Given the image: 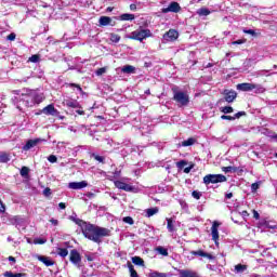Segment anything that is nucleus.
<instances>
[{
    "instance_id": "obj_47",
    "label": "nucleus",
    "mask_w": 277,
    "mask_h": 277,
    "mask_svg": "<svg viewBox=\"0 0 277 277\" xmlns=\"http://www.w3.org/2000/svg\"><path fill=\"white\" fill-rule=\"evenodd\" d=\"M223 172H237V169L234 167H223Z\"/></svg>"
},
{
    "instance_id": "obj_22",
    "label": "nucleus",
    "mask_w": 277,
    "mask_h": 277,
    "mask_svg": "<svg viewBox=\"0 0 277 277\" xmlns=\"http://www.w3.org/2000/svg\"><path fill=\"white\" fill-rule=\"evenodd\" d=\"M265 90L263 84L253 83L252 91H254V94H264Z\"/></svg>"
},
{
    "instance_id": "obj_18",
    "label": "nucleus",
    "mask_w": 277,
    "mask_h": 277,
    "mask_svg": "<svg viewBox=\"0 0 277 277\" xmlns=\"http://www.w3.org/2000/svg\"><path fill=\"white\" fill-rule=\"evenodd\" d=\"M190 254H193V256H203L205 259L213 261V256L211 255V253L205 252L202 250L192 251Z\"/></svg>"
},
{
    "instance_id": "obj_42",
    "label": "nucleus",
    "mask_w": 277,
    "mask_h": 277,
    "mask_svg": "<svg viewBox=\"0 0 277 277\" xmlns=\"http://www.w3.org/2000/svg\"><path fill=\"white\" fill-rule=\"evenodd\" d=\"M192 196H193V198H195V200H200V198H202V194L198 190H194L192 193Z\"/></svg>"
},
{
    "instance_id": "obj_35",
    "label": "nucleus",
    "mask_w": 277,
    "mask_h": 277,
    "mask_svg": "<svg viewBox=\"0 0 277 277\" xmlns=\"http://www.w3.org/2000/svg\"><path fill=\"white\" fill-rule=\"evenodd\" d=\"M57 254H58V256H62L63 259H66V256H68V249L58 248Z\"/></svg>"
},
{
    "instance_id": "obj_48",
    "label": "nucleus",
    "mask_w": 277,
    "mask_h": 277,
    "mask_svg": "<svg viewBox=\"0 0 277 277\" xmlns=\"http://www.w3.org/2000/svg\"><path fill=\"white\" fill-rule=\"evenodd\" d=\"M186 164H187V161H185V160H181V161L176 162V166L180 169L185 168Z\"/></svg>"
},
{
    "instance_id": "obj_26",
    "label": "nucleus",
    "mask_w": 277,
    "mask_h": 277,
    "mask_svg": "<svg viewBox=\"0 0 277 277\" xmlns=\"http://www.w3.org/2000/svg\"><path fill=\"white\" fill-rule=\"evenodd\" d=\"M194 144H196V138L189 137L188 140L183 141L180 146L187 147V146H194Z\"/></svg>"
},
{
    "instance_id": "obj_13",
    "label": "nucleus",
    "mask_w": 277,
    "mask_h": 277,
    "mask_svg": "<svg viewBox=\"0 0 277 277\" xmlns=\"http://www.w3.org/2000/svg\"><path fill=\"white\" fill-rule=\"evenodd\" d=\"M63 105L65 107H70L71 109H79L80 104L77 100H72V98H65L63 100Z\"/></svg>"
},
{
    "instance_id": "obj_57",
    "label": "nucleus",
    "mask_w": 277,
    "mask_h": 277,
    "mask_svg": "<svg viewBox=\"0 0 277 277\" xmlns=\"http://www.w3.org/2000/svg\"><path fill=\"white\" fill-rule=\"evenodd\" d=\"M253 217H254V220H259V217H261V215L255 210H253Z\"/></svg>"
},
{
    "instance_id": "obj_20",
    "label": "nucleus",
    "mask_w": 277,
    "mask_h": 277,
    "mask_svg": "<svg viewBox=\"0 0 277 277\" xmlns=\"http://www.w3.org/2000/svg\"><path fill=\"white\" fill-rule=\"evenodd\" d=\"M24 223H25V219L19 216H14L11 220V224H13V226H15L16 228H21V226H23Z\"/></svg>"
},
{
    "instance_id": "obj_46",
    "label": "nucleus",
    "mask_w": 277,
    "mask_h": 277,
    "mask_svg": "<svg viewBox=\"0 0 277 277\" xmlns=\"http://www.w3.org/2000/svg\"><path fill=\"white\" fill-rule=\"evenodd\" d=\"M48 161H50V163H57V156L55 155H50L48 157Z\"/></svg>"
},
{
    "instance_id": "obj_49",
    "label": "nucleus",
    "mask_w": 277,
    "mask_h": 277,
    "mask_svg": "<svg viewBox=\"0 0 277 277\" xmlns=\"http://www.w3.org/2000/svg\"><path fill=\"white\" fill-rule=\"evenodd\" d=\"M241 116H246V111H238L237 114H235L234 120H237L238 118H240Z\"/></svg>"
},
{
    "instance_id": "obj_39",
    "label": "nucleus",
    "mask_w": 277,
    "mask_h": 277,
    "mask_svg": "<svg viewBox=\"0 0 277 277\" xmlns=\"http://www.w3.org/2000/svg\"><path fill=\"white\" fill-rule=\"evenodd\" d=\"M222 114H233L234 109L232 106H225L221 108Z\"/></svg>"
},
{
    "instance_id": "obj_14",
    "label": "nucleus",
    "mask_w": 277,
    "mask_h": 277,
    "mask_svg": "<svg viewBox=\"0 0 277 277\" xmlns=\"http://www.w3.org/2000/svg\"><path fill=\"white\" fill-rule=\"evenodd\" d=\"M41 114H44L45 116H57V109H55L53 104H50L41 110Z\"/></svg>"
},
{
    "instance_id": "obj_31",
    "label": "nucleus",
    "mask_w": 277,
    "mask_h": 277,
    "mask_svg": "<svg viewBox=\"0 0 277 277\" xmlns=\"http://www.w3.org/2000/svg\"><path fill=\"white\" fill-rule=\"evenodd\" d=\"M197 14L199 16H209V14H211V11H209V9L207 8H201L197 11Z\"/></svg>"
},
{
    "instance_id": "obj_36",
    "label": "nucleus",
    "mask_w": 277,
    "mask_h": 277,
    "mask_svg": "<svg viewBox=\"0 0 277 277\" xmlns=\"http://www.w3.org/2000/svg\"><path fill=\"white\" fill-rule=\"evenodd\" d=\"M91 157H93V159H95V161H98V163H105V157H103V156H98L96 154H91Z\"/></svg>"
},
{
    "instance_id": "obj_12",
    "label": "nucleus",
    "mask_w": 277,
    "mask_h": 277,
    "mask_svg": "<svg viewBox=\"0 0 277 277\" xmlns=\"http://www.w3.org/2000/svg\"><path fill=\"white\" fill-rule=\"evenodd\" d=\"M36 260L43 263V265H45V267H51V266L55 265V262L51 258L45 256V255H38L37 254Z\"/></svg>"
},
{
    "instance_id": "obj_56",
    "label": "nucleus",
    "mask_w": 277,
    "mask_h": 277,
    "mask_svg": "<svg viewBox=\"0 0 277 277\" xmlns=\"http://www.w3.org/2000/svg\"><path fill=\"white\" fill-rule=\"evenodd\" d=\"M50 222L53 224V226H57V224H60V222L55 219H51Z\"/></svg>"
},
{
    "instance_id": "obj_27",
    "label": "nucleus",
    "mask_w": 277,
    "mask_h": 277,
    "mask_svg": "<svg viewBox=\"0 0 277 277\" xmlns=\"http://www.w3.org/2000/svg\"><path fill=\"white\" fill-rule=\"evenodd\" d=\"M5 277H27V274L25 273H12V272H5L4 273Z\"/></svg>"
},
{
    "instance_id": "obj_1",
    "label": "nucleus",
    "mask_w": 277,
    "mask_h": 277,
    "mask_svg": "<svg viewBox=\"0 0 277 277\" xmlns=\"http://www.w3.org/2000/svg\"><path fill=\"white\" fill-rule=\"evenodd\" d=\"M76 224L80 226L82 235L85 237V239L94 241V243H102L103 237L111 236V230L106 227H101L98 225L84 222L82 220H78Z\"/></svg>"
},
{
    "instance_id": "obj_44",
    "label": "nucleus",
    "mask_w": 277,
    "mask_h": 277,
    "mask_svg": "<svg viewBox=\"0 0 277 277\" xmlns=\"http://www.w3.org/2000/svg\"><path fill=\"white\" fill-rule=\"evenodd\" d=\"M123 222L126 224H130V226H133V224H134L133 217H131V216L123 217Z\"/></svg>"
},
{
    "instance_id": "obj_43",
    "label": "nucleus",
    "mask_w": 277,
    "mask_h": 277,
    "mask_svg": "<svg viewBox=\"0 0 277 277\" xmlns=\"http://www.w3.org/2000/svg\"><path fill=\"white\" fill-rule=\"evenodd\" d=\"M150 277H168V274L154 272V273H151Z\"/></svg>"
},
{
    "instance_id": "obj_11",
    "label": "nucleus",
    "mask_w": 277,
    "mask_h": 277,
    "mask_svg": "<svg viewBox=\"0 0 277 277\" xmlns=\"http://www.w3.org/2000/svg\"><path fill=\"white\" fill-rule=\"evenodd\" d=\"M40 142H44V140L42 138L28 140L26 144L23 146V150H31V148H35V146H38Z\"/></svg>"
},
{
    "instance_id": "obj_23",
    "label": "nucleus",
    "mask_w": 277,
    "mask_h": 277,
    "mask_svg": "<svg viewBox=\"0 0 277 277\" xmlns=\"http://www.w3.org/2000/svg\"><path fill=\"white\" fill-rule=\"evenodd\" d=\"M145 213H146V217H153V215H157V213H159V208L157 207L149 208L145 210Z\"/></svg>"
},
{
    "instance_id": "obj_61",
    "label": "nucleus",
    "mask_w": 277,
    "mask_h": 277,
    "mask_svg": "<svg viewBox=\"0 0 277 277\" xmlns=\"http://www.w3.org/2000/svg\"><path fill=\"white\" fill-rule=\"evenodd\" d=\"M232 44H243V40L233 41Z\"/></svg>"
},
{
    "instance_id": "obj_45",
    "label": "nucleus",
    "mask_w": 277,
    "mask_h": 277,
    "mask_svg": "<svg viewBox=\"0 0 277 277\" xmlns=\"http://www.w3.org/2000/svg\"><path fill=\"white\" fill-rule=\"evenodd\" d=\"M106 72H107V68L102 67L96 70L95 75H97V77H101V75H105Z\"/></svg>"
},
{
    "instance_id": "obj_5",
    "label": "nucleus",
    "mask_w": 277,
    "mask_h": 277,
    "mask_svg": "<svg viewBox=\"0 0 277 277\" xmlns=\"http://www.w3.org/2000/svg\"><path fill=\"white\" fill-rule=\"evenodd\" d=\"M223 96H224V101L226 103H234L235 102V98H237V91L235 90H228V89H225L223 92H222Z\"/></svg>"
},
{
    "instance_id": "obj_15",
    "label": "nucleus",
    "mask_w": 277,
    "mask_h": 277,
    "mask_svg": "<svg viewBox=\"0 0 277 277\" xmlns=\"http://www.w3.org/2000/svg\"><path fill=\"white\" fill-rule=\"evenodd\" d=\"M115 186L117 187V189H122L123 192H133V186L122 181H116Z\"/></svg>"
},
{
    "instance_id": "obj_30",
    "label": "nucleus",
    "mask_w": 277,
    "mask_h": 277,
    "mask_svg": "<svg viewBox=\"0 0 277 277\" xmlns=\"http://www.w3.org/2000/svg\"><path fill=\"white\" fill-rule=\"evenodd\" d=\"M121 21H135V15L130 13H124L120 16Z\"/></svg>"
},
{
    "instance_id": "obj_63",
    "label": "nucleus",
    "mask_w": 277,
    "mask_h": 277,
    "mask_svg": "<svg viewBox=\"0 0 277 277\" xmlns=\"http://www.w3.org/2000/svg\"><path fill=\"white\" fill-rule=\"evenodd\" d=\"M9 261H11V263H16V258H14V256H9Z\"/></svg>"
},
{
    "instance_id": "obj_4",
    "label": "nucleus",
    "mask_w": 277,
    "mask_h": 277,
    "mask_svg": "<svg viewBox=\"0 0 277 277\" xmlns=\"http://www.w3.org/2000/svg\"><path fill=\"white\" fill-rule=\"evenodd\" d=\"M205 185H211L215 183H226V176L223 174H208L203 177Z\"/></svg>"
},
{
    "instance_id": "obj_37",
    "label": "nucleus",
    "mask_w": 277,
    "mask_h": 277,
    "mask_svg": "<svg viewBox=\"0 0 277 277\" xmlns=\"http://www.w3.org/2000/svg\"><path fill=\"white\" fill-rule=\"evenodd\" d=\"M261 187V182H255L251 185L252 194H256L258 189Z\"/></svg>"
},
{
    "instance_id": "obj_6",
    "label": "nucleus",
    "mask_w": 277,
    "mask_h": 277,
    "mask_svg": "<svg viewBox=\"0 0 277 277\" xmlns=\"http://www.w3.org/2000/svg\"><path fill=\"white\" fill-rule=\"evenodd\" d=\"M169 12L177 14V12H181V4L179 2H171L168 8L161 9V14H168Z\"/></svg>"
},
{
    "instance_id": "obj_64",
    "label": "nucleus",
    "mask_w": 277,
    "mask_h": 277,
    "mask_svg": "<svg viewBox=\"0 0 277 277\" xmlns=\"http://www.w3.org/2000/svg\"><path fill=\"white\" fill-rule=\"evenodd\" d=\"M87 260L88 261H94V258H92V255H87Z\"/></svg>"
},
{
    "instance_id": "obj_54",
    "label": "nucleus",
    "mask_w": 277,
    "mask_h": 277,
    "mask_svg": "<svg viewBox=\"0 0 277 277\" xmlns=\"http://www.w3.org/2000/svg\"><path fill=\"white\" fill-rule=\"evenodd\" d=\"M0 212L5 213V206L3 205V201L0 199Z\"/></svg>"
},
{
    "instance_id": "obj_32",
    "label": "nucleus",
    "mask_w": 277,
    "mask_h": 277,
    "mask_svg": "<svg viewBox=\"0 0 277 277\" xmlns=\"http://www.w3.org/2000/svg\"><path fill=\"white\" fill-rule=\"evenodd\" d=\"M132 263H134V265H140L141 267H143L144 260L140 256H133L132 258Z\"/></svg>"
},
{
    "instance_id": "obj_52",
    "label": "nucleus",
    "mask_w": 277,
    "mask_h": 277,
    "mask_svg": "<svg viewBox=\"0 0 277 277\" xmlns=\"http://www.w3.org/2000/svg\"><path fill=\"white\" fill-rule=\"evenodd\" d=\"M43 196H47V197L51 196V188L49 187L44 188Z\"/></svg>"
},
{
    "instance_id": "obj_62",
    "label": "nucleus",
    "mask_w": 277,
    "mask_h": 277,
    "mask_svg": "<svg viewBox=\"0 0 277 277\" xmlns=\"http://www.w3.org/2000/svg\"><path fill=\"white\" fill-rule=\"evenodd\" d=\"M58 207H60V209H66V203L60 202V203H58Z\"/></svg>"
},
{
    "instance_id": "obj_51",
    "label": "nucleus",
    "mask_w": 277,
    "mask_h": 277,
    "mask_svg": "<svg viewBox=\"0 0 277 277\" xmlns=\"http://www.w3.org/2000/svg\"><path fill=\"white\" fill-rule=\"evenodd\" d=\"M221 120H235V117L228 116V115H223V116H221Z\"/></svg>"
},
{
    "instance_id": "obj_53",
    "label": "nucleus",
    "mask_w": 277,
    "mask_h": 277,
    "mask_svg": "<svg viewBox=\"0 0 277 277\" xmlns=\"http://www.w3.org/2000/svg\"><path fill=\"white\" fill-rule=\"evenodd\" d=\"M69 85H70V88H77V90H78L79 92H83V89H81V87H80L79 84L71 83V84H69Z\"/></svg>"
},
{
    "instance_id": "obj_38",
    "label": "nucleus",
    "mask_w": 277,
    "mask_h": 277,
    "mask_svg": "<svg viewBox=\"0 0 277 277\" xmlns=\"http://www.w3.org/2000/svg\"><path fill=\"white\" fill-rule=\"evenodd\" d=\"M28 62H31L32 64H38V62H40V55L34 54L29 57Z\"/></svg>"
},
{
    "instance_id": "obj_24",
    "label": "nucleus",
    "mask_w": 277,
    "mask_h": 277,
    "mask_svg": "<svg viewBox=\"0 0 277 277\" xmlns=\"http://www.w3.org/2000/svg\"><path fill=\"white\" fill-rule=\"evenodd\" d=\"M121 71L126 75H133V72H135V68L133 67V65H126L122 67Z\"/></svg>"
},
{
    "instance_id": "obj_21",
    "label": "nucleus",
    "mask_w": 277,
    "mask_h": 277,
    "mask_svg": "<svg viewBox=\"0 0 277 277\" xmlns=\"http://www.w3.org/2000/svg\"><path fill=\"white\" fill-rule=\"evenodd\" d=\"M98 24L101 27H107V25L111 24V17L109 16H101L98 19Z\"/></svg>"
},
{
    "instance_id": "obj_10",
    "label": "nucleus",
    "mask_w": 277,
    "mask_h": 277,
    "mask_svg": "<svg viewBox=\"0 0 277 277\" xmlns=\"http://www.w3.org/2000/svg\"><path fill=\"white\" fill-rule=\"evenodd\" d=\"M177 38H179V31L174 29H170L163 35V40H166V42H174V40H176Z\"/></svg>"
},
{
    "instance_id": "obj_41",
    "label": "nucleus",
    "mask_w": 277,
    "mask_h": 277,
    "mask_svg": "<svg viewBox=\"0 0 277 277\" xmlns=\"http://www.w3.org/2000/svg\"><path fill=\"white\" fill-rule=\"evenodd\" d=\"M21 176H24V177H26V176H29V168H27V167H23L22 169H21Z\"/></svg>"
},
{
    "instance_id": "obj_3",
    "label": "nucleus",
    "mask_w": 277,
    "mask_h": 277,
    "mask_svg": "<svg viewBox=\"0 0 277 277\" xmlns=\"http://www.w3.org/2000/svg\"><path fill=\"white\" fill-rule=\"evenodd\" d=\"M151 37H153V32L150 31V29H144V28L136 29L128 36L130 40H138V42H142L143 40H146V38H151Z\"/></svg>"
},
{
    "instance_id": "obj_28",
    "label": "nucleus",
    "mask_w": 277,
    "mask_h": 277,
    "mask_svg": "<svg viewBox=\"0 0 277 277\" xmlns=\"http://www.w3.org/2000/svg\"><path fill=\"white\" fill-rule=\"evenodd\" d=\"M120 35H117V34H114V32H111L110 35H109V40H110V42H114L115 44H118V42H120Z\"/></svg>"
},
{
    "instance_id": "obj_50",
    "label": "nucleus",
    "mask_w": 277,
    "mask_h": 277,
    "mask_svg": "<svg viewBox=\"0 0 277 277\" xmlns=\"http://www.w3.org/2000/svg\"><path fill=\"white\" fill-rule=\"evenodd\" d=\"M6 40H10L11 42L16 40V34L14 32H11L8 37H6Z\"/></svg>"
},
{
    "instance_id": "obj_33",
    "label": "nucleus",
    "mask_w": 277,
    "mask_h": 277,
    "mask_svg": "<svg viewBox=\"0 0 277 277\" xmlns=\"http://www.w3.org/2000/svg\"><path fill=\"white\" fill-rule=\"evenodd\" d=\"M156 252H158V254H161V256H168V249H166L164 247H157Z\"/></svg>"
},
{
    "instance_id": "obj_60",
    "label": "nucleus",
    "mask_w": 277,
    "mask_h": 277,
    "mask_svg": "<svg viewBox=\"0 0 277 277\" xmlns=\"http://www.w3.org/2000/svg\"><path fill=\"white\" fill-rule=\"evenodd\" d=\"M225 198H226L227 200H230V198H233V193H227V194L225 195Z\"/></svg>"
},
{
    "instance_id": "obj_59",
    "label": "nucleus",
    "mask_w": 277,
    "mask_h": 277,
    "mask_svg": "<svg viewBox=\"0 0 277 277\" xmlns=\"http://www.w3.org/2000/svg\"><path fill=\"white\" fill-rule=\"evenodd\" d=\"M130 10L132 12H135V10H137V5L136 4H130Z\"/></svg>"
},
{
    "instance_id": "obj_7",
    "label": "nucleus",
    "mask_w": 277,
    "mask_h": 277,
    "mask_svg": "<svg viewBox=\"0 0 277 277\" xmlns=\"http://www.w3.org/2000/svg\"><path fill=\"white\" fill-rule=\"evenodd\" d=\"M28 98L32 101V105H40L44 101V94L32 91L29 93Z\"/></svg>"
},
{
    "instance_id": "obj_34",
    "label": "nucleus",
    "mask_w": 277,
    "mask_h": 277,
    "mask_svg": "<svg viewBox=\"0 0 277 277\" xmlns=\"http://www.w3.org/2000/svg\"><path fill=\"white\" fill-rule=\"evenodd\" d=\"M167 228L169 233H174V221L172 219H167Z\"/></svg>"
},
{
    "instance_id": "obj_55",
    "label": "nucleus",
    "mask_w": 277,
    "mask_h": 277,
    "mask_svg": "<svg viewBox=\"0 0 277 277\" xmlns=\"http://www.w3.org/2000/svg\"><path fill=\"white\" fill-rule=\"evenodd\" d=\"M35 243H40V245L47 243V239H37L35 240Z\"/></svg>"
},
{
    "instance_id": "obj_16",
    "label": "nucleus",
    "mask_w": 277,
    "mask_h": 277,
    "mask_svg": "<svg viewBox=\"0 0 277 277\" xmlns=\"http://www.w3.org/2000/svg\"><path fill=\"white\" fill-rule=\"evenodd\" d=\"M69 189H83L88 187V182L82 181V182H70L68 184Z\"/></svg>"
},
{
    "instance_id": "obj_2",
    "label": "nucleus",
    "mask_w": 277,
    "mask_h": 277,
    "mask_svg": "<svg viewBox=\"0 0 277 277\" xmlns=\"http://www.w3.org/2000/svg\"><path fill=\"white\" fill-rule=\"evenodd\" d=\"M173 101L181 105V107H187L189 105V95L186 92L179 91L177 88L172 89Z\"/></svg>"
},
{
    "instance_id": "obj_8",
    "label": "nucleus",
    "mask_w": 277,
    "mask_h": 277,
    "mask_svg": "<svg viewBox=\"0 0 277 277\" xmlns=\"http://www.w3.org/2000/svg\"><path fill=\"white\" fill-rule=\"evenodd\" d=\"M219 228H220V222L214 221L211 227V235H212V241H214L216 246L220 239V232L217 230Z\"/></svg>"
},
{
    "instance_id": "obj_17",
    "label": "nucleus",
    "mask_w": 277,
    "mask_h": 277,
    "mask_svg": "<svg viewBox=\"0 0 277 277\" xmlns=\"http://www.w3.org/2000/svg\"><path fill=\"white\" fill-rule=\"evenodd\" d=\"M253 83L245 82L237 84V90H240V92H252Z\"/></svg>"
},
{
    "instance_id": "obj_40",
    "label": "nucleus",
    "mask_w": 277,
    "mask_h": 277,
    "mask_svg": "<svg viewBox=\"0 0 277 277\" xmlns=\"http://www.w3.org/2000/svg\"><path fill=\"white\" fill-rule=\"evenodd\" d=\"M10 161V156L8 154L0 155V162L1 163H8Z\"/></svg>"
},
{
    "instance_id": "obj_58",
    "label": "nucleus",
    "mask_w": 277,
    "mask_h": 277,
    "mask_svg": "<svg viewBox=\"0 0 277 277\" xmlns=\"http://www.w3.org/2000/svg\"><path fill=\"white\" fill-rule=\"evenodd\" d=\"M192 168L194 167H187L184 169L185 174H189L192 172Z\"/></svg>"
},
{
    "instance_id": "obj_19",
    "label": "nucleus",
    "mask_w": 277,
    "mask_h": 277,
    "mask_svg": "<svg viewBox=\"0 0 277 277\" xmlns=\"http://www.w3.org/2000/svg\"><path fill=\"white\" fill-rule=\"evenodd\" d=\"M180 277H200L198 273L189 269L180 271Z\"/></svg>"
},
{
    "instance_id": "obj_25",
    "label": "nucleus",
    "mask_w": 277,
    "mask_h": 277,
    "mask_svg": "<svg viewBox=\"0 0 277 277\" xmlns=\"http://www.w3.org/2000/svg\"><path fill=\"white\" fill-rule=\"evenodd\" d=\"M128 269L130 272V277H140V275H137V271H135V267L133 264H131V262H128Z\"/></svg>"
},
{
    "instance_id": "obj_29",
    "label": "nucleus",
    "mask_w": 277,
    "mask_h": 277,
    "mask_svg": "<svg viewBox=\"0 0 277 277\" xmlns=\"http://www.w3.org/2000/svg\"><path fill=\"white\" fill-rule=\"evenodd\" d=\"M246 269H248V266L243 265V264H237L235 266V272H237V274H243V272H246Z\"/></svg>"
},
{
    "instance_id": "obj_9",
    "label": "nucleus",
    "mask_w": 277,
    "mask_h": 277,
    "mask_svg": "<svg viewBox=\"0 0 277 277\" xmlns=\"http://www.w3.org/2000/svg\"><path fill=\"white\" fill-rule=\"evenodd\" d=\"M69 261L74 265H79V263H81V254L79 253V251H77V249H72L70 251Z\"/></svg>"
}]
</instances>
